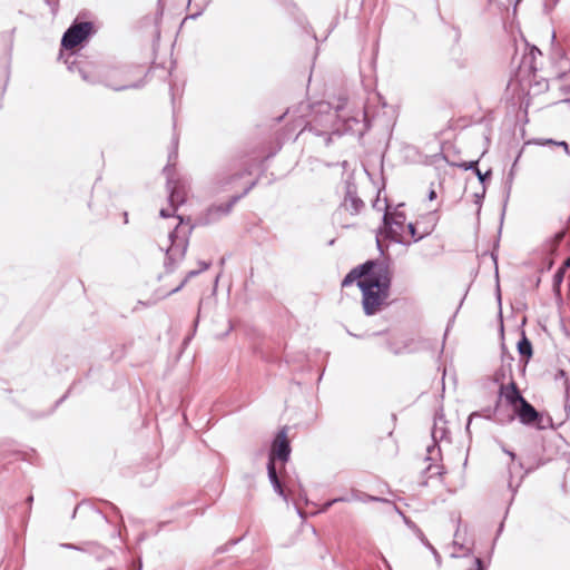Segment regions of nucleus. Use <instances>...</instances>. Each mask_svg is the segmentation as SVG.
<instances>
[{
    "label": "nucleus",
    "mask_w": 570,
    "mask_h": 570,
    "mask_svg": "<svg viewBox=\"0 0 570 570\" xmlns=\"http://www.w3.org/2000/svg\"><path fill=\"white\" fill-rule=\"evenodd\" d=\"M370 107L351 109L346 98H340L335 107L327 101H318L312 107V119L308 120L299 134L313 132L322 137L324 146H330L333 136L343 132L363 135L371 124Z\"/></svg>",
    "instance_id": "nucleus-1"
},
{
    "label": "nucleus",
    "mask_w": 570,
    "mask_h": 570,
    "mask_svg": "<svg viewBox=\"0 0 570 570\" xmlns=\"http://www.w3.org/2000/svg\"><path fill=\"white\" fill-rule=\"evenodd\" d=\"M392 275L386 263L376 267V272L367 279L357 283L362 291V305L365 315L376 314L390 296Z\"/></svg>",
    "instance_id": "nucleus-2"
},
{
    "label": "nucleus",
    "mask_w": 570,
    "mask_h": 570,
    "mask_svg": "<svg viewBox=\"0 0 570 570\" xmlns=\"http://www.w3.org/2000/svg\"><path fill=\"white\" fill-rule=\"evenodd\" d=\"M177 218L179 219L178 225L168 235L170 246L166 249V258L164 262V266L168 273L173 272L178 263L184 259L189 243V235L194 227L189 224L190 219L188 218V228H180L185 219L180 215H177Z\"/></svg>",
    "instance_id": "nucleus-3"
},
{
    "label": "nucleus",
    "mask_w": 570,
    "mask_h": 570,
    "mask_svg": "<svg viewBox=\"0 0 570 570\" xmlns=\"http://www.w3.org/2000/svg\"><path fill=\"white\" fill-rule=\"evenodd\" d=\"M178 139H173V150L168 155V165L164 168L167 179L168 202L174 210L183 205L187 199L188 183L183 178L174 177V165L177 158Z\"/></svg>",
    "instance_id": "nucleus-4"
},
{
    "label": "nucleus",
    "mask_w": 570,
    "mask_h": 570,
    "mask_svg": "<svg viewBox=\"0 0 570 570\" xmlns=\"http://www.w3.org/2000/svg\"><path fill=\"white\" fill-rule=\"evenodd\" d=\"M69 70L73 71L75 68L78 69V72L83 81L90 83V85H97L102 83L104 86L116 90H126L131 88H137L138 86L135 83H117L111 79V72H116L117 70H105V67H94L91 65H86L83 67H80L76 65L75 62H71L69 65Z\"/></svg>",
    "instance_id": "nucleus-5"
},
{
    "label": "nucleus",
    "mask_w": 570,
    "mask_h": 570,
    "mask_svg": "<svg viewBox=\"0 0 570 570\" xmlns=\"http://www.w3.org/2000/svg\"><path fill=\"white\" fill-rule=\"evenodd\" d=\"M500 400L497 402L494 414L495 421L500 424H508L514 421L515 417L523 424L530 426L541 428L542 414L527 400L517 405L512 413L502 414L500 410Z\"/></svg>",
    "instance_id": "nucleus-6"
},
{
    "label": "nucleus",
    "mask_w": 570,
    "mask_h": 570,
    "mask_svg": "<svg viewBox=\"0 0 570 570\" xmlns=\"http://www.w3.org/2000/svg\"><path fill=\"white\" fill-rule=\"evenodd\" d=\"M247 175H250L248 168L234 160L215 174L213 178V190L215 193L229 190L238 179Z\"/></svg>",
    "instance_id": "nucleus-7"
},
{
    "label": "nucleus",
    "mask_w": 570,
    "mask_h": 570,
    "mask_svg": "<svg viewBox=\"0 0 570 570\" xmlns=\"http://www.w3.org/2000/svg\"><path fill=\"white\" fill-rule=\"evenodd\" d=\"M404 226L405 224L403 223H399L393 219H386V217L383 216V225L382 227H380L379 234L376 236L377 249L382 255L384 254L385 249L382 245L381 237H384L401 245H410V243L404 240L403 238Z\"/></svg>",
    "instance_id": "nucleus-8"
},
{
    "label": "nucleus",
    "mask_w": 570,
    "mask_h": 570,
    "mask_svg": "<svg viewBox=\"0 0 570 570\" xmlns=\"http://www.w3.org/2000/svg\"><path fill=\"white\" fill-rule=\"evenodd\" d=\"M92 29L94 24L91 22H73L65 31L61 39V47L65 49H73L90 36Z\"/></svg>",
    "instance_id": "nucleus-9"
},
{
    "label": "nucleus",
    "mask_w": 570,
    "mask_h": 570,
    "mask_svg": "<svg viewBox=\"0 0 570 570\" xmlns=\"http://www.w3.org/2000/svg\"><path fill=\"white\" fill-rule=\"evenodd\" d=\"M431 435H432L433 444L429 445L426 449V452H428L426 460L428 461H438L439 458L441 456V449L438 443L441 441L448 440V435H449V430L446 428V421L444 420L443 414L435 416Z\"/></svg>",
    "instance_id": "nucleus-10"
},
{
    "label": "nucleus",
    "mask_w": 570,
    "mask_h": 570,
    "mask_svg": "<svg viewBox=\"0 0 570 570\" xmlns=\"http://www.w3.org/2000/svg\"><path fill=\"white\" fill-rule=\"evenodd\" d=\"M291 451V444L287 439V428L284 426L276 433L272 442L268 462L275 463V460H279L285 463L289 460Z\"/></svg>",
    "instance_id": "nucleus-11"
},
{
    "label": "nucleus",
    "mask_w": 570,
    "mask_h": 570,
    "mask_svg": "<svg viewBox=\"0 0 570 570\" xmlns=\"http://www.w3.org/2000/svg\"><path fill=\"white\" fill-rule=\"evenodd\" d=\"M382 263L383 262H381V261L370 259V261H366L365 263L354 267L343 278L342 287H347V286L352 285L354 282H356V284H357L358 281H361V279H367L368 277L372 276V274H374L376 272V267L379 265H382Z\"/></svg>",
    "instance_id": "nucleus-12"
},
{
    "label": "nucleus",
    "mask_w": 570,
    "mask_h": 570,
    "mask_svg": "<svg viewBox=\"0 0 570 570\" xmlns=\"http://www.w3.org/2000/svg\"><path fill=\"white\" fill-rule=\"evenodd\" d=\"M342 206L352 215H357L364 208V202L357 195V188L354 181H345V196Z\"/></svg>",
    "instance_id": "nucleus-13"
},
{
    "label": "nucleus",
    "mask_w": 570,
    "mask_h": 570,
    "mask_svg": "<svg viewBox=\"0 0 570 570\" xmlns=\"http://www.w3.org/2000/svg\"><path fill=\"white\" fill-rule=\"evenodd\" d=\"M500 399L503 397L508 405L512 407V410L523 402L525 399L522 396L515 381L511 379L508 384H500L499 389Z\"/></svg>",
    "instance_id": "nucleus-14"
},
{
    "label": "nucleus",
    "mask_w": 570,
    "mask_h": 570,
    "mask_svg": "<svg viewBox=\"0 0 570 570\" xmlns=\"http://www.w3.org/2000/svg\"><path fill=\"white\" fill-rule=\"evenodd\" d=\"M255 184H256L255 181H252L247 187L244 188L242 194L233 196L232 199L227 204L210 208V213L217 212L220 215H227L230 212V209L233 208V206L240 198H243L245 195H247L249 193V190L255 186Z\"/></svg>",
    "instance_id": "nucleus-15"
},
{
    "label": "nucleus",
    "mask_w": 570,
    "mask_h": 570,
    "mask_svg": "<svg viewBox=\"0 0 570 570\" xmlns=\"http://www.w3.org/2000/svg\"><path fill=\"white\" fill-rule=\"evenodd\" d=\"M517 347H518V352H519L521 358L524 360L523 366L525 367L527 363L532 357L533 350H532V343L525 336L524 332H522V336H521L520 341L518 342Z\"/></svg>",
    "instance_id": "nucleus-16"
},
{
    "label": "nucleus",
    "mask_w": 570,
    "mask_h": 570,
    "mask_svg": "<svg viewBox=\"0 0 570 570\" xmlns=\"http://www.w3.org/2000/svg\"><path fill=\"white\" fill-rule=\"evenodd\" d=\"M105 70H118L116 72L110 73L111 79L117 83H122V85L132 83L131 81H129V78H128V75L130 71L128 67H114V68L105 67ZM134 83L138 86L137 88L140 87L139 82H134Z\"/></svg>",
    "instance_id": "nucleus-17"
},
{
    "label": "nucleus",
    "mask_w": 570,
    "mask_h": 570,
    "mask_svg": "<svg viewBox=\"0 0 570 570\" xmlns=\"http://www.w3.org/2000/svg\"><path fill=\"white\" fill-rule=\"evenodd\" d=\"M564 236H566V229H561V230L557 232L551 238H549L544 243V245H543L544 252L550 255H553L554 253H557L558 247H559L560 243L563 240Z\"/></svg>",
    "instance_id": "nucleus-18"
},
{
    "label": "nucleus",
    "mask_w": 570,
    "mask_h": 570,
    "mask_svg": "<svg viewBox=\"0 0 570 570\" xmlns=\"http://www.w3.org/2000/svg\"><path fill=\"white\" fill-rule=\"evenodd\" d=\"M564 236H566V229H561V230L557 232L551 238H549L544 243V245H543L544 252L550 255H553L554 253H557L558 247H559L560 243L563 240Z\"/></svg>",
    "instance_id": "nucleus-19"
},
{
    "label": "nucleus",
    "mask_w": 570,
    "mask_h": 570,
    "mask_svg": "<svg viewBox=\"0 0 570 570\" xmlns=\"http://www.w3.org/2000/svg\"><path fill=\"white\" fill-rule=\"evenodd\" d=\"M564 236H566V229H561V230L557 232L551 238H549L544 243V245H543L544 252L550 255H553L554 253H557L558 247H559L560 243L563 240Z\"/></svg>",
    "instance_id": "nucleus-20"
},
{
    "label": "nucleus",
    "mask_w": 570,
    "mask_h": 570,
    "mask_svg": "<svg viewBox=\"0 0 570 570\" xmlns=\"http://www.w3.org/2000/svg\"><path fill=\"white\" fill-rule=\"evenodd\" d=\"M402 206H403V204H400L394 208L393 212H391L390 207L387 205V200H386V198H384V215L383 216L386 217V219H393L395 222L405 224L406 216H405V213L401 209Z\"/></svg>",
    "instance_id": "nucleus-21"
},
{
    "label": "nucleus",
    "mask_w": 570,
    "mask_h": 570,
    "mask_svg": "<svg viewBox=\"0 0 570 570\" xmlns=\"http://www.w3.org/2000/svg\"><path fill=\"white\" fill-rule=\"evenodd\" d=\"M352 499L354 501H363V502H377L383 501V499L370 494H365L363 492H360L357 490L352 491Z\"/></svg>",
    "instance_id": "nucleus-22"
},
{
    "label": "nucleus",
    "mask_w": 570,
    "mask_h": 570,
    "mask_svg": "<svg viewBox=\"0 0 570 570\" xmlns=\"http://www.w3.org/2000/svg\"><path fill=\"white\" fill-rule=\"evenodd\" d=\"M559 88L563 94L570 95V70L560 76Z\"/></svg>",
    "instance_id": "nucleus-23"
},
{
    "label": "nucleus",
    "mask_w": 570,
    "mask_h": 570,
    "mask_svg": "<svg viewBox=\"0 0 570 570\" xmlns=\"http://www.w3.org/2000/svg\"><path fill=\"white\" fill-rule=\"evenodd\" d=\"M267 474L272 485L281 483L274 462H267Z\"/></svg>",
    "instance_id": "nucleus-24"
},
{
    "label": "nucleus",
    "mask_w": 570,
    "mask_h": 570,
    "mask_svg": "<svg viewBox=\"0 0 570 570\" xmlns=\"http://www.w3.org/2000/svg\"><path fill=\"white\" fill-rule=\"evenodd\" d=\"M198 274H200V271H199V269L189 271V272L187 273V275L185 276V278L180 282V284H179L177 287H175L174 289H171V291L169 292V294H174V293L179 292V291H180V289H181L186 284H187V282H188L190 278H193V277L197 276Z\"/></svg>",
    "instance_id": "nucleus-25"
},
{
    "label": "nucleus",
    "mask_w": 570,
    "mask_h": 570,
    "mask_svg": "<svg viewBox=\"0 0 570 570\" xmlns=\"http://www.w3.org/2000/svg\"><path fill=\"white\" fill-rule=\"evenodd\" d=\"M507 377H509L510 380L513 379L512 371L511 367L507 366L505 364H502L501 368L495 374V381H503Z\"/></svg>",
    "instance_id": "nucleus-26"
},
{
    "label": "nucleus",
    "mask_w": 570,
    "mask_h": 570,
    "mask_svg": "<svg viewBox=\"0 0 570 570\" xmlns=\"http://www.w3.org/2000/svg\"><path fill=\"white\" fill-rule=\"evenodd\" d=\"M566 268L561 266L553 275V287L557 288L563 282Z\"/></svg>",
    "instance_id": "nucleus-27"
},
{
    "label": "nucleus",
    "mask_w": 570,
    "mask_h": 570,
    "mask_svg": "<svg viewBox=\"0 0 570 570\" xmlns=\"http://www.w3.org/2000/svg\"><path fill=\"white\" fill-rule=\"evenodd\" d=\"M425 473H428L430 478H432L434 475H442L443 474L442 466L431 463L425 469Z\"/></svg>",
    "instance_id": "nucleus-28"
},
{
    "label": "nucleus",
    "mask_w": 570,
    "mask_h": 570,
    "mask_svg": "<svg viewBox=\"0 0 570 570\" xmlns=\"http://www.w3.org/2000/svg\"><path fill=\"white\" fill-rule=\"evenodd\" d=\"M354 501L351 497H338L324 503V510L330 509L334 503L337 502H351Z\"/></svg>",
    "instance_id": "nucleus-29"
},
{
    "label": "nucleus",
    "mask_w": 570,
    "mask_h": 570,
    "mask_svg": "<svg viewBox=\"0 0 570 570\" xmlns=\"http://www.w3.org/2000/svg\"><path fill=\"white\" fill-rule=\"evenodd\" d=\"M479 160H472V161H464V163H461V164H458L456 166L464 169V170H473L474 173L476 171V169H479Z\"/></svg>",
    "instance_id": "nucleus-30"
},
{
    "label": "nucleus",
    "mask_w": 570,
    "mask_h": 570,
    "mask_svg": "<svg viewBox=\"0 0 570 570\" xmlns=\"http://www.w3.org/2000/svg\"><path fill=\"white\" fill-rule=\"evenodd\" d=\"M407 230H409V233H410V235H411V237H412L414 243H416V242H419V240H421L423 238V235H419L417 234V230H416L414 224L410 223L407 225Z\"/></svg>",
    "instance_id": "nucleus-31"
},
{
    "label": "nucleus",
    "mask_w": 570,
    "mask_h": 570,
    "mask_svg": "<svg viewBox=\"0 0 570 570\" xmlns=\"http://www.w3.org/2000/svg\"><path fill=\"white\" fill-rule=\"evenodd\" d=\"M474 174L476 175L480 183L482 185H484L487 179H489L491 177L492 171H491V169H489L485 173H482L480 169H476V171Z\"/></svg>",
    "instance_id": "nucleus-32"
},
{
    "label": "nucleus",
    "mask_w": 570,
    "mask_h": 570,
    "mask_svg": "<svg viewBox=\"0 0 570 570\" xmlns=\"http://www.w3.org/2000/svg\"><path fill=\"white\" fill-rule=\"evenodd\" d=\"M502 364H505L507 366L511 367V364L513 362V356L505 352L504 346L502 347Z\"/></svg>",
    "instance_id": "nucleus-33"
},
{
    "label": "nucleus",
    "mask_w": 570,
    "mask_h": 570,
    "mask_svg": "<svg viewBox=\"0 0 570 570\" xmlns=\"http://www.w3.org/2000/svg\"><path fill=\"white\" fill-rule=\"evenodd\" d=\"M50 7L51 13L56 14L59 10V0H43Z\"/></svg>",
    "instance_id": "nucleus-34"
},
{
    "label": "nucleus",
    "mask_w": 570,
    "mask_h": 570,
    "mask_svg": "<svg viewBox=\"0 0 570 570\" xmlns=\"http://www.w3.org/2000/svg\"><path fill=\"white\" fill-rule=\"evenodd\" d=\"M546 144H553V145L560 146V147H562V148L564 149V151L570 156V148H569L568 142H566V141H563V140H562V141H554V140H552V139H548V140H546Z\"/></svg>",
    "instance_id": "nucleus-35"
},
{
    "label": "nucleus",
    "mask_w": 570,
    "mask_h": 570,
    "mask_svg": "<svg viewBox=\"0 0 570 570\" xmlns=\"http://www.w3.org/2000/svg\"><path fill=\"white\" fill-rule=\"evenodd\" d=\"M556 380H559V379H563L564 380V386H566V390L569 389V383H568V377H567V373L564 370H559L556 374Z\"/></svg>",
    "instance_id": "nucleus-36"
},
{
    "label": "nucleus",
    "mask_w": 570,
    "mask_h": 570,
    "mask_svg": "<svg viewBox=\"0 0 570 570\" xmlns=\"http://www.w3.org/2000/svg\"><path fill=\"white\" fill-rule=\"evenodd\" d=\"M429 549L433 553L438 567H441L442 558H441L440 553L438 552V550L432 544H429Z\"/></svg>",
    "instance_id": "nucleus-37"
},
{
    "label": "nucleus",
    "mask_w": 570,
    "mask_h": 570,
    "mask_svg": "<svg viewBox=\"0 0 570 570\" xmlns=\"http://www.w3.org/2000/svg\"><path fill=\"white\" fill-rule=\"evenodd\" d=\"M273 489L275 490V492H276L279 497H282L284 500H287V497H286L285 491H284V489H283V484H282V482H281V483H277V484H274V485H273Z\"/></svg>",
    "instance_id": "nucleus-38"
},
{
    "label": "nucleus",
    "mask_w": 570,
    "mask_h": 570,
    "mask_svg": "<svg viewBox=\"0 0 570 570\" xmlns=\"http://www.w3.org/2000/svg\"><path fill=\"white\" fill-rule=\"evenodd\" d=\"M60 547L65 548V549L77 550V551H87L86 548L80 547V546H76L73 543H61Z\"/></svg>",
    "instance_id": "nucleus-39"
},
{
    "label": "nucleus",
    "mask_w": 570,
    "mask_h": 570,
    "mask_svg": "<svg viewBox=\"0 0 570 570\" xmlns=\"http://www.w3.org/2000/svg\"><path fill=\"white\" fill-rule=\"evenodd\" d=\"M175 212L173 208L171 210L167 209V208H161L160 212H159V215L160 217L163 218H168L170 216H174L175 215Z\"/></svg>",
    "instance_id": "nucleus-40"
},
{
    "label": "nucleus",
    "mask_w": 570,
    "mask_h": 570,
    "mask_svg": "<svg viewBox=\"0 0 570 570\" xmlns=\"http://www.w3.org/2000/svg\"><path fill=\"white\" fill-rule=\"evenodd\" d=\"M414 351H415V348L410 347L407 344H405V345L403 346V348L394 350V353H395V354H400V353H404V352L411 353V352H414Z\"/></svg>",
    "instance_id": "nucleus-41"
},
{
    "label": "nucleus",
    "mask_w": 570,
    "mask_h": 570,
    "mask_svg": "<svg viewBox=\"0 0 570 570\" xmlns=\"http://www.w3.org/2000/svg\"><path fill=\"white\" fill-rule=\"evenodd\" d=\"M500 445H501L502 451H503L504 453H507V454L511 458V460H512V461H514V460H515V458H517L515 453H514V452H512V451H510V450H508V449L504 446V444L500 443Z\"/></svg>",
    "instance_id": "nucleus-42"
},
{
    "label": "nucleus",
    "mask_w": 570,
    "mask_h": 570,
    "mask_svg": "<svg viewBox=\"0 0 570 570\" xmlns=\"http://www.w3.org/2000/svg\"><path fill=\"white\" fill-rule=\"evenodd\" d=\"M373 207L377 210H384V203L381 204V199L380 197L377 196V198L375 199L374 204H373Z\"/></svg>",
    "instance_id": "nucleus-43"
},
{
    "label": "nucleus",
    "mask_w": 570,
    "mask_h": 570,
    "mask_svg": "<svg viewBox=\"0 0 570 570\" xmlns=\"http://www.w3.org/2000/svg\"><path fill=\"white\" fill-rule=\"evenodd\" d=\"M474 563H475V569L474 570H485L484 569V566H483V562L480 558H475L474 559Z\"/></svg>",
    "instance_id": "nucleus-44"
},
{
    "label": "nucleus",
    "mask_w": 570,
    "mask_h": 570,
    "mask_svg": "<svg viewBox=\"0 0 570 570\" xmlns=\"http://www.w3.org/2000/svg\"><path fill=\"white\" fill-rule=\"evenodd\" d=\"M475 416H480V414L478 412H473L470 416H469V420H468V424H466V431L469 432L470 431V424L473 420V417Z\"/></svg>",
    "instance_id": "nucleus-45"
},
{
    "label": "nucleus",
    "mask_w": 570,
    "mask_h": 570,
    "mask_svg": "<svg viewBox=\"0 0 570 570\" xmlns=\"http://www.w3.org/2000/svg\"><path fill=\"white\" fill-rule=\"evenodd\" d=\"M209 265H210L209 263L202 261V262H199V268L198 269L202 273V272L206 271L209 267Z\"/></svg>",
    "instance_id": "nucleus-46"
},
{
    "label": "nucleus",
    "mask_w": 570,
    "mask_h": 570,
    "mask_svg": "<svg viewBox=\"0 0 570 570\" xmlns=\"http://www.w3.org/2000/svg\"><path fill=\"white\" fill-rule=\"evenodd\" d=\"M484 194H485V187H483V190L481 194H475L476 204H479V206L481 205V199L484 197Z\"/></svg>",
    "instance_id": "nucleus-47"
},
{
    "label": "nucleus",
    "mask_w": 570,
    "mask_h": 570,
    "mask_svg": "<svg viewBox=\"0 0 570 570\" xmlns=\"http://www.w3.org/2000/svg\"><path fill=\"white\" fill-rule=\"evenodd\" d=\"M520 157H521V151H520V153H519V155L517 156V158H515V160H514V163H513V165H512V167H511L512 173H515V169H514V168H515V166H517V164H518V161H519Z\"/></svg>",
    "instance_id": "nucleus-48"
},
{
    "label": "nucleus",
    "mask_w": 570,
    "mask_h": 570,
    "mask_svg": "<svg viewBox=\"0 0 570 570\" xmlns=\"http://www.w3.org/2000/svg\"><path fill=\"white\" fill-rule=\"evenodd\" d=\"M436 198V193L434 189H431L430 193H429V199L430 200H433Z\"/></svg>",
    "instance_id": "nucleus-49"
},
{
    "label": "nucleus",
    "mask_w": 570,
    "mask_h": 570,
    "mask_svg": "<svg viewBox=\"0 0 570 570\" xmlns=\"http://www.w3.org/2000/svg\"><path fill=\"white\" fill-rule=\"evenodd\" d=\"M562 266L567 269L570 268V256L563 262Z\"/></svg>",
    "instance_id": "nucleus-50"
},
{
    "label": "nucleus",
    "mask_w": 570,
    "mask_h": 570,
    "mask_svg": "<svg viewBox=\"0 0 570 570\" xmlns=\"http://www.w3.org/2000/svg\"><path fill=\"white\" fill-rule=\"evenodd\" d=\"M513 177H514V173H512V170H510L509 176H508V179H509L510 184L513 180Z\"/></svg>",
    "instance_id": "nucleus-51"
},
{
    "label": "nucleus",
    "mask_w": 570,
    "mask_h": 570,
    "mask_svg": "<svg viewBox=\"0 0 570 570\" xmlns=\"http://www.w3.org/2000/svg\"><path fill=\"white\" fill-rule=\"evenodd\" d=\"M421 540H422V542H423V543L429 548V544H431V543H430V542L424 538V535H423V534H422V537H421Z\"/></svg>",
    "instance_id": "nucleus-52"
},
{
    "label": "nucleus",
    "mask_w": 570,
    "mask_h": 570,
    "mask_svg": "<svg viewBox=\"0 0 570 570\" xmlns=\"http://www.w3.org/2000/svg\"><path fill=\"white\" fill-rule=\"evenodd\" d=\"M226 549L224 547H220L216 550L217 553H223Z\"/></svg>",
    "instance_id": "nucleus-53"
},
{
    "label": "nucleus",
    "mask_w": 570,
    "mask_h": 570,
    "mask_svg": "<svg viewBox=\"0 0 570 570\" xmlns=\"http://www.w3.org/2000/svg\"><path fill=\"white\" fill-rule=\"evenodd\" d=\"M199 14H200V13H199V12H197V13H195V14H191V16H190V18H191V19H196Z\"/></svg>",
    "instance_id": "nucleus-54"
},
{
    "label": "nucleus",
    "mask_w": 570,
    "mask_h": 570,
    "mask_svg": "<svg viewBox=\"0 0 570 570\" xmlns=\"http://www.w3.org/2000/svg\"><path fill=\"white\" fill-rule=\"evenodd\" d=\"M32 500H33V497H32V495L28 497V499H27L28 503H31V502H32Z\"/></svg>",
    "instance_id": "nucleus-55"
},
{
    "label": "nucleus",
    "mask_w": 570,
    "mask_h": 570,
    "mask_svg": "<svg viewBox=\"0 0 570 570\" xmlns=\"http://www.w3.org/2000/svg\"><path fill=\"white\" fill-rule=\"evenodd\" d=\"M125 222L127 223L128 222V214L125 213Z\"/></svg>",
    "instance_id": "nucleus-56"
},
{
    "label": "nucleus",
    "mask_w": 570,
    "mask_h": 570,
    "mask_svg": "<svg viewBox=\"0 0 570 570\" xmlns=\"http://www.w3.org/2000/svg\"><path fill=\"white\" fill-rule=\"evenodd\" d=\"M503 529V523L500 524L499 532H501Z\"/></svg>",
    "instance_id": "nucleus-57"
},
{
    "label": "nucleus",
    "mask_w": 570,
    "mask_h": 570,
    "mask_svg": "<svg viewBox=\"0 0 570 570\" xmlns=\"http://www.w3.org/2000/svg\"><path fill=\"white\" fill-rule=\"evenodd\" d=\"M348 335H352V336L358 337L357 335L352 334V332H348Z\"/></svg>",
    "instance_id": "nucleus-58"
},
{
    "label": "nucleus",
    "mask_w": 570,
    "mask_h": 570,
    "mask_svg": "<svg viewBox=\"0 0 570 570\" xmlns=\"http://www.w3.org/2000/svg\"><path fill=\"white\" fill-rule=\"evenodd\" d=\"M140 569H141V563H139V566H138L137 570H140Z\"/></svg>",
    "instance_id": "nucleus-59"
},
{
    "label": "nucleus",
    "mask_w": 570,
    "mask_h": 570,
    "mask_svg": "<svg viewBox=\"0 0 570 570\" xmlns=\"http://www.w3.org/2000/svg\"><path fill=\"white\" fill-rule=\"evenodd\" d=\"M107 570H112L111 568L107 569Z\"/></svg>",
    "instance_id": "nucleus-60"
}]
</instances>
